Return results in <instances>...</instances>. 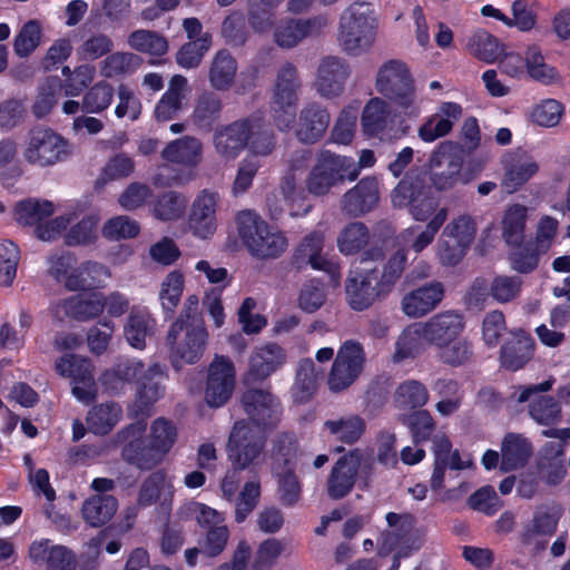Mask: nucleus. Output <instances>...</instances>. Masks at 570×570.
I'll return each mask as SVG.
<instances>
[{"label": "nucleus", "instance_id": "obj_1", "mask_svg": "<svg viewBox=\"0 0 570 570\" xmlns=\"http://www.w3.org/2000/svg\"><path fill=\"white\" fill-rule=\"evenodd\" d=\"M422 323L426 344L436 348L442 364L459 367L471 362L473 344L463 336L465 320L460 311H442Z\"/></svg>", "mask_w": 570, "mask_h": 570}, {"label": "nucleus", "instance_id": "obj_2", "mask_svg": "<svg viewBox=\"0 0 570 570\" xmlns=\"http://www.w3.org/2000/svg\"><path fill=\"white\" fill-rule=\"evenodd\" d=\"M375 89L392 102L399 116L416 119L422 114L423 100L417 95L411 69L404 61L391 59L382 63L376 72Z\"/></svg>", "mask_w": 570, "mask_h": 570}, {"label": "nucleus", "instance_id": "obj_3", "mask_svg": "<svg viewBox=\"0 0 570 570\" xmlns=\"http://www.w3.org/2000/svg\"><path fill=\"white\" fill-rule=\"evenodd\" d=\"M266 440L257 434L245 420L236 421L230 430L226 452L233 471L222 481L224 497L232 501L238 489V472L248 468L263 452Z\"/></svg>", "mask_w": 570, "mask_h": 570}, {"label": "nucleus", "instance_id": "obj_4", "mask_svg": "<svg viewBox=\"0 0 570 570\" xmlns=\"http://www.w3.org/2000/svg\"><path fill=\"white\" fill-rule=\"evenodd\" d=\"M238 235L248 253L261 261L281 257L288 247L284 232L269 225L252 210H243L236 217Z\"/></svg>", "mask_w": 570, "mask_h": 570}, {"label": "nucleus", "instance_id": "obj_5", "mask_svg": "<svg viewBox=\"0 0 570 570\" xmlns=\"http://www.w3.org/2000/svg\"><path fill=\"white\" fill-rule=\"evenodd\" d=\"M377 20L370 3L355 2L340 17L337 43L350 56H360L375 41Z\"/></svg>", "mask_w": 570, "mask_h": 570}, {"label": "nucleus", "instance_id": "obj_6", "mask_svg": "<svg viewBox=\"0 0 570 570\" xmlns=\"http://www.w3.org/2000/svg\"><path fill=\"white\" fill-rule=\"evenodd\" d=\"M302 90L298 69L292 62H284L276 71L272 88L271 109L279 130H289L296 119Z\"/></svg>", "mask_w": 570, "mask_h": 570}, {"label": "nucleus", "instance_id": "obj_7", "mask_svg": "<svg viewBox=\"0 0 570 570\" xmlns=\"http://www.w3.org/2000/svg\"><path fill=\"white\" fill-rule=\"evenodd\" d=\"M73 155L72 144L48 127L31 129L22 146L24 161L38 168L52 167Z\"/></svg>", "mask_w": 570, "mask_h": 570}, {"label": "nucleus", "instance_id": "obj_8", "mask_svg": "<svg viewBox=\"0 0 570 570\" xmlns=\"http://www.w3.org/2000/svg\"><path fill=\"white\" fill-rule=\"evenodd\" d=\"M166 341L170 348V363L178 370L183 364H195L202 358L208 332L203 320H193L185 324L183 318H177L170 325Z\"/></svg>", "mask_w": 570, "mask_h": 570}, {"label": "nucleus", "instance_id": "obj_9", "mask_svg": "<svg viewBox=\"0 0 570 570\" xmlns=\"http://www.w3.org/2000/svg\"><path fill=\"white\" fill-rule=\"evenodd\" d=\"M356 178L357 173L352 157L323 150L306 177L305 188L314 196H325L345 180L353 181Z\"/></svg>", "mask_w": 570, "mask_h": 570}, {"label": "nucleus", "instance_id": "obj_10", "mask_svg": "<svg viewBox=\"0 0 570 570\" xmlns=\"http://www.w3.org/2000/svg\"><path fill=\"white\" fill-rule=\"evenodd\" d=\"M463 155L454 142L439 144L428 163L431 186L438 191L445 193L459 185L469 184L470 177L463 171Z\"/></svg>", "mask_w": 570, "mask_h": 570}, {"label": "nucleus", "instance_id": "obj_11", "mask_svg": "<svg viewBox=\"0 0 570 570\" xmlns=\"http://www.w3.org/2000/svg\"><path fill=\"white\" fill-rule=\"evenodd\" d=\"M373 468V459L366 456L361 449H352L341 455L328 474L326 481V493L332 500H341L348 495L360 473L370 478Z\"/></svg>", "mask_w": 570, "mask_h": 570}, {"label": "nucleus", "instance_id": "obj_12", "mask_svg": "<svg viewBox=\"0 0 570 570\" xmlns=\"http://www.w3.org/2000/svg\"><path fill=\"white\" fill-rule=\"evenodd\" d=\"M365 364V352L356 341H346L338 348L328 374V386L333 391L348 389L361 375Z\"/></svg>", "mask_w": 570, "mask_h": 570}, {"label": "nucleus", "instance_id": "obj_13", "mask_svg": "<svg viewBox=\"0 0 570 570\" xmlns=\"http://www.w3.org/2000/svg\"><path fill=\"white\" fill-rule=\"evenodd\" d=\"M346 301L354 311L370 308L377 299L389 293L381 288L379 269H361L351 272L345 284Z\"/></svg>", "mask_w": 570, "mask_h": 570}, {"label": "nucleus", "instance_id": "obj_14", "mask_svg": "<svg viewBox=\"0 0 570 570\" xmlns=\"http://www.w3.org/2000/svg\"><path fill=\"white\" fill-rule=\"evenodd\" d=\"M220 197L215 190H200L191 203L187 227L199 239H209L217 230Z\"/></svg>", "mask_w": 570, "mask_h": 570}, {"label": "nucleus", "instance_id": "obj_15", "mask_svg": "<svg viewBox=\"0 0 570 570\" xmlns=\"http://www.w3.org/2000/svg\"><path fill=\"white\" fill-rule=\"evenodd\" d=\"M392 202L397 207H410L416 222L430 220L442 207L436 197L423 195V187L411 177L402 179L392 193Z\"/></svg>", "mask_w": 570, "mask_h": 570}, {"label": "nucleus", "instance_id": "obj_16", "mask_svg": "<svg viewBox=\"0 0 570 570\" xmlns=\"http://www.w3.org/2000/svg\"><path fill=\"white\" fill-rule=\"evenodd\" d=\"M286 362V352L276 343L256 346L248 360V370L243 375V383L252 387L274 373Z\"/></svg>", "mask_w": 570, "mask_h": 570}, {"label": "nucleus", "instance_id": "obj_17", "mask_svg": "<svg viewBox=\"0 0 570 570\" xmlns=\"http://www.w3.org/2000/svg\"><path fill=\"white\" fill-rule=\"evenodd\" d=\"M116 439L117 442L124 444L121 448L122 460L140 471H151L165 460L145 434L121 435L118 431Z\"/></svg>", "mask_w": 570, "mask_h": 570}, {"label": "nucleus", "instance_id": "obj_18", "mask_svg": "<svg viewBox=\"0 0 570 570\" xmlns=\"http://www.w3.org/2000/svg\"><path fill=\"white\" fill-rule=\"evenodd\" d=\"M248 118L218 126L213 135V147L219 158L235 160L246 148L250 137Z\"/></svg>", "mask_w": 570, "mask_h": 570}, {"label": "nucleus", "instance_id": "obj_19", "mask_svg": "<svg viewBox=\"0 0 570 570\" xmlns=\"http://www.w3.org/2000/svg\"><path fill=\"white\" fill-rule=\"evenodd\" d=\"M348 76V65L338 57L328 56L321 60L313 86L320 97L334 99L343 94Z\"/></svg>", "mask_w": 570, "mask_h": 570}, {"label": "nucleus", "instance_id": "obj_20", "mask_svg": "<svg viewBox=\"0 0 570 570\" xmlns=\"http://www.w3.org/2000/svg\"><path fill=\"white\" fill-rule=\"evenodd\" d=\"M385 520L390 530L381 532L377 539L379 554L385 557L399 548H410L415 517L410 512H387Z\"/></svg>", "mask_w": 570, "mask_h": 570}, {"label": "nucleus", "instance_id": "obj_21", "mask_svg": "<svg viewBox=\"0 0 570 570\" xmlns=\"http://www.w3.org/2000/svg\"><path fill=\"white\" fill-rule=\"evenodd\" d=\"M463 109L453 101L441 102L435 112L426 117L417 128V137L426 144L448 136L461 119Z\"/></svg>", "mask_w": 570, "mask_h": 570}, {"label": "nucleus", "instance_id": "obj_22", "mask_svg": "<svg viewBox=\"0 0 570 570\" xmlns=\"http://www.w3.org/2000/svg\"><path fill=\"white\" fill-rule=\"evenodd\" d=\"M563 510L559 504H543L538 507L532 519L523 524L518 534L522 547L537 544L538 537H552L558 528Z\"/></svg>", "mask_w": 570, "mask_h": 570}, {"label": "nucleus", "instance_id": "obj_23", "mask_svg": "<svg viewBox=\"0 0 570 570\" xmlns=\"http://www.w3.org/2000/svg\"><path fill=\"white\" fill-rule=\"evenodd\" d=\"M445 295V287L439 281L429 282L407 292L401 299V311L411 318H420L435 309Z\"/></svg>", "mask_w": 570, "mask_h": 570}, {"label": "nucleus", "instance_id": "obj_24", "mask_svg": "<svg viewBox=\"0 0 570 570\" xmlns=\"http://www.w3.org/2000/svg\"><path fill=\"white\" fill-rule=\"evenodd\" d=\"M327 24L328 20L324 16L308 19H284L275 27L274 40L281 48L291 49L305 38L318 33Z\"/></svg>", "mask_w": 570, "mask_h": 570}, {"label": "nucleus", "instance_id": "obj_25", "mask_svg": "<svg viewBox=\"0 0 570 570\" xmlns=\"http://www.w3.org/2000/svg\"><path fill=\"white\" fill-rule=\"evenodd\" d=\"M240 403L250 422L262 430L276 428L282 405L275 394H242Z\"/></svg>", "mask_w": 570, "mask_h": 570}, {"label": "nucleus", "instance_id": "obj_26", "mask_svg": "<svg viewBox=\"0 0 570 570\" xmlns=\"http://www.w3.org/2000/svg\"><path fill=\"white\" fill-rule=\"evenodd\" d=\"M56 372L70 380L71 392H85L96 385L95 365L89 357L78 354H65L56 360Z\"/></svg>", "mask_w": 570, "mask_h": 570}, {"label": "nucleus", "instance_id": "obj_27", "mask_svg": "<svg viewBox=\"0 0 570 570\" xmlns=\"http://www.w3.org/2000/svg\"><path fill=\"white\" fill-rule=\"evenodd\" d=\"M102 312L104 302L100 294L73 295L51 305V313L59 321L65 317L88 321L99 316Z\"/></svg>", "mask_w": 570, "mask_h": 570}, {"label": "nucleus", "instance_id": "obj_28", "mask_svg": "<svg viewBox=\"0 0 570 570\" xmlns=\"http://www.w3.org/2000/svg\"><path fill=\"white\" fill-rule=\"evenodd\" d=\"M189 92L187 78L181 75L173 76L166 91L155 106L156 120L167 122L175 119L186 108Z\"/></svg>", "mask_w": 570, "mask_h": 570}, {"label": "nucleus", "instance_id": "obj_29", "mask_svg": "<svg viewBox=\"0 0 570 570\" xmlns=\"http://www.w3.org/2000/svg\"><path fill=\"white\" fill-rule=\"evenodd\" d=\"M29 558L33 563H46L47 570H76V556L69 548L51 544L49 539L33 541L29 547Z\"/></svg>", "mask_w": 570, "mask_h": 570}, {"label": "nucleus", "instance_id": "obj_30", "mask_svg": "<svg viewBox=\"0 0 570 570\" xmlns=\"http://www.w3.org/2000/svg\"><path fill=\"white\" fill-rule=\"evenodd\" d=\"M533 455V446L523 434L508 432L501 441L500 471L509 473L524 468Z\"/></svg>", "mask_w": 570, "mask_h": 570}, {"label": "nucleus", "instance_id": "obj_31", "mask_svg": "<svg viewBox=\"0 0 570 570\" xmlns=\"http://www.w3.org/2000/svg\"><path fill=\"white\" fill-rule=\"evenodd\" d=\"M448 215L449 209L443 207L438 210L425 226L412 225L403 229L397 236L399 243L404 246H409L414 253L420 254L434 242L435 236L445 223Z\"/></svg>", "mask_w": 570, "mask_h": 570}, {"label": "nucleus", "instance_id": "obj_32", "mask_svg": "<svg viewBox=\"0 0 570 570\" xmlns=\"http://www.w3.org/2000/svg\"><path fill=\"white\" fill-rule=\"evenodd\" d=\"M309 157L311 153L305 149L293 153L288 161V170L281 181V195L292 206L304 203L306 199L305 189L298 183L299 176L308 166Z\"/></svg>", "mask_w": 570, "mask_h": 570}, {"label": "nucleus", "instance_id": "obj_33", "mask_svg": "<svg viewBox=\"0 0 570 570\" xmlns=\"http://www.w3.org/2000/svg\"><path fill=\"white\" fill-rule=\"evenodd\" d=\"M330 125V114L317 102L306 104L298 117L296 136L304 142L317 141Z\"/></svg>", "mask_w": 570, "mask_h": 570}, {"label": "nucleus", "instance_id": "obj_34", "mask_svg": "<svg viewBox=\"0 0 570 570\" xmlns=\"http://www.w3.org/2000/svg\"><path fill=\"white\" fill-rule=\"evenodd\" d=\"M204 145L193 136H184L170 141L161 151V158L171 164L194 168L203 160Z\"/></svg>", "mask_w": 570, "mask_h": 570}, {"label": "nucleus", "instance_id": "obj_35", "mask_svg": "<svg viewBox=\"0 0 570 570\" xmlns=\"http://www.w3.org/2000/svg\"><path fill=\"white\" fill-rule=\"evenodd\" d=\"M156 328V321L146 307L134 306L127 317L124 334L130 346L137 350L146 347Z\"/></svg>", "mask_w": 570, "mask_h": 570}, {"label": "nucleus", "instance_id": "obj_36", "mask_svg": "<svg viewBox=\"0 0 570 570\" xmlns=\"http://www.w3.org/2000/svg\"><path fill=\"white\" fill-rule=\"evenodd\" d=\"M324 234L313 232L306 235L294 254V264L302 268L309 265L314 269L331 272L333 265L323 255Z\"/></svg>", "mask_w": 570, "mask_h": 570}, {"label": "nucleus", "instance_id": "obj_37", "mask_svg": "<svg viewBox=\"0 0 570 570\" xmlns=\"http://www.w3.org/2000/svg\"><path fill=\"white\" fill-rule=\"evenodd\" d=\"M539 171L537 160L527 155L518 154L505 160L502 186L508 193L517 191Z\"/></svg>", "mask_w": 570, "mask_h": 570}, {"label": "nucleus", "instance_id": "obj_38", "mask_svg": "<svg viewBox=\"0 0 570 570\" xmlns=\"http://www.w3.org/2000/svg\"><path fill=\"white\" fill-rule=\"evenodd\" d=\"M379 200V183L366 177L350 189L343 197V207L350 214L360 215L371 210Z\"/></svg>", "mask_w": 570, "mask_h": 570}, {"label": "nucleus", "instance_id": "obj_39", "mask_svg": "<svg viewBox=\"0 0 570 570\" xmlns=\"http://www.w3.org/2000/svg\"><path fill=\"white\" fill-rule=\"evenodd\" d=\"M361 124L366 135L376 136L394 126L391 106L382 98L375 97L365 105Z\"/></svg>", "mask_w": 570, "mask_h": 570}, {"label": "nucleus", "instance_id": "obj_40", "mask_svg": "<svg viewBox=\"0 0 570 570\" xmlns=\"http://www.w3.org/2000/svg\"><path fill=\"white\" fill-rule=\"evenodd\" d=\"M158 394H136L135 400L127 405V416L134 422L121 428L120 434H145L147 421L153 415Z\"/></svg>", "mask_w": 570, "mask_h": 570}, {"label": "nucleus", "instance_id": "obj_41", "mask_svg": "<svg viewBox=\"0 0 570 570\" xmlns=\"http://www.w3.org/2000/svg\"><path fill=\"white\" fill-rule=\"evenodd\" d=\"M46 273L69 291H79L80 281L76 276L77 258L71 253H53L47 257Z\"/></svg>", "mask_w": 570, "mask_h": 570}, {"label": "nucleus", "instance_id": "obj_42", "mask_svg": "<svg viewBox=\"0 0 570 570\" xmlns=\"http://www.w3.org/2000/svg\"><path fill=\"white\" fill-rule=\"evenodd\" d=\"M207 392H233L236 386L234 362L224 355H215L207 368Z\"/></svg>", "mask_w": 570, "mask_h": 570}, {"label": "nucleus", "instance_id": "obj_43", "mask_svg": "<svg viewBox=\"0 0 570 570\" xmlns=\"http://www.w3.org/2000/svg\"><path fill=\"white\" fill-rule=\"evenodd\" d=\"M534 342L523 332L517 333L501 348L502 365L511 371L523 367L532 357Z\"/></svg>", "mask_w": 570, "mask_h": 570}, {"label": "nucleus", "instance_id": "obj_44", "mask_svg": "<svg viewBox=\"0 0 570 570\" xmlns=\"http://www.w3.org/2000/svg\"><path fill=\"white\" fill-rule=\"evenodd\" d=\"M118 500L111 494H94L85 500L81 514L87 524L94 528L105 525L115 515Z\"/></svg>", "mask_w": 570, "mask_h": 570}, {"label": "nucleus", "instance_id": "obj_45", "mask_svg": "<svg viewBox=\"0 0 570 570\" xmlns=\"http://www.w3.org/2000/svg\"><path fill=\"white\" fill-rule=\"evenodd\" d=\"M298 450L299 443L294 433L277 434L271 450V470L296 469Z\"/></svg>", "mask_w": 570, "mask_h": 570}, {"label": "nucleus", "instance_id": "obj_46", "mask_svg": "<svg viewBox=\"0 0 570 570\" xmlns=\"http://www.w3.org/2000/svg\"><path fill=\"white\" fill-rule=\"evenodd\" d=\"M237 69L235 58L227 50L217 51L208 71L210 86L218 91L229 90L235 82Z\"/></svg>", "mask_w": 570, "mask_h": 570}, {"label": "nucleus", "instance_id": "obj_47", "mask_svg": "<svg viewBox=\"0 0 570 570\" xmlns=\"http://www.w3.org/2000/svg\"><path fill=\"white\" fill-rule=\"evenodd\" d=\"M424 332L422 322L407 325L395 342L393 360L401 362L406 358H414L423 353L425 345H428Z\"/></svg>", "mask_w": 570, "mask_h": 570}, {"label": "nucleus", "instance_id": "obj_48", "mask_svg": "<svg viewBox=\"0 0 570 570\" xmlns=\"http://www.w3.org/2000/svg\"><path fill=\"white\" fill-rule=\"evenodd\" d=\"M528 208L521 204L507 207L501 220L502 237L511 246H520L524 239Z\"/></svg>", "mask_w": 570, "mask_h": 570}, {"label": "nucleus", "instance_id": "obj_49", "mask_svg": "<svg viewBox=\"0 0 570 570\" xmlns=\"http://www.w3.org/2000/svg\"><path fill=\"white\" fill-rule=\"evenodd\" d=\"M43 38L42 23L30 19L21 26L13 39V51L19 58H28L41 45Z\"/></svg>", "mask_w": 570, "mask_h": 570}, {"label": "nucleus", "instance_id": "obj_50", "mask_svg": "<svg viewBox=\"0 0 570 570\" xmlns=\"http://www.w3.org/2000/svg\"><path fill=\"white\" fill-rule=\"evenodd\" d=\"M120 414L121 407L117 403H101L88 412L87 423L92 433L106 435L118 423Z\"/></svg>", "mask_w": 570, "mask_h": 570}, {"label": "nucleus", "instance_id": "obj_51", "mask_svg": "<svg viewBox=\"0 0 570 570\" xmlns=\"http://www.w3.org/2000/svg\"><path fill=\"white\" fill-rule=\"evenodd\" d=\"M55 213V206L48 200L26 199L19 202L13 210L14 219L24 226L40 225Z\"/></svg>", "mask_w": 570, "mask_h": 570}, {"label": "nucleus", "instance_id": "obj_52", "mask_svg": "<svg viewBox=\"0 0 570 570\" xmlns=\"http://www.w3.org/2000/svg\"><path fill=\"white\" fill-rule=\"evenodd\" d=\"M250 122V137L246 148L253 156L267 157L276 147L273 130L258 118H248Z\"/></svg>", "mask_w": 570, "mask_h": 570}, {"label": "nucleus", "instance_id": "obj_53", "mask_svg": "<svg viewBox=\"0 0 570 570\" xmlns=\"http://www.w3.org/2000/svg\"><path fill=\"white\" fill-rule=\"evenodd\" d=\"M324 425L337 440L350 445L356 443L366 430L364 419L358 415L327 420Z\"/></svg>", "mask_w": 570, "mask_h": 570}, {"label": "nucleus", "instance_id": "obj_54", "mask_svg": "<svg viewBox=\"0 0 570 570\" xmlns=\"http://www.w3.org/2000/svg\"><path fill=\"white\" fill-rule=\"evenodd\" d=\"M147 438L166 459L177 442L178 429L171 420L160 416L151 422L150 432Z\"/></svg>", "mask_w": 570, "mask_h": 570}, {"label": "nucleus", "instance_id": "obj_55", "mask_svg": "<svg viewBox=\"0 0 570 570\" xmlns=\"http://www.w3.org/2000/svg\"><path fill=\"white\" fill-rule=\"evenodd\" d=\"M370 238V230L363 223H351L337 236V247L343 255H354L368 244Z\"/></svg>", "mask_w": 570, "mask_h": 570}, {"label": "nucleus", "instance_id": "obj_56", "mask_svg": "<svg viewBox=\"0 0 570 570\" xmlns=\"http://www.w3.org/2000/svg\"><path fill=\"white\" fill-rule=\"evenodd\" d=\"M296 469L272 471L277 483V493L284 507H294L302 495V482L297 476Z\"/></svg>", "mask_w": 570, "mask_h": 570}, {"label": "nucleus", "instance_id": "obj_57", "mask_svg": "<svg viewBox=\"0 0 570 570\" xmlns=\"http://www.w3.org/2000/svg\"><path fill=\"white\" fill-rule=\"evenodd\" d=\"M476 230L475 219L469 214H461L444 226L442 234L469 248L475 239Z\"/></svg>", "mask_w": 570, "mask_h": 570}, {"label": "nucleus", "instance_id": "obj_58", "mask_svg": "<svg viewBox=\"0 0 570 570\" xmlns=\"http://www.w3.org/2000/svg\"><path fill=\"white\" fill-rule=\"evenodd\" d=\"M522 286L519 276L497 275L490 283V296L498 304H509L520 296Z\"/></svg>", "mask_w": 570, "mask_h": 570}, {"label": "nucleus", "instance_id": "obj_59", "mask_svg": "<svg viewBox=\"0 0 570 570\" xmlns=\"http://www.w3.org/2000/svg\"><path fill=\"white\" fill-rule=\"evenodd\" d=\"M400 421L410 429L415 445L430 440L435 430L434 420L426 410H417L410 414H403Z\"/></svg>", "mask_w": 570, "mask_h": 570}, {"label": "nucleus", "instance_id": "obj_60", "mask_svg": "<svg viewBox=\"0 0 570 570\" xmlns=\"http://www.w3.org/2000/svg\"><path fill=\"white\" fill-rule=\"evenodd\" d=\"M185 287V277L179 271H171L161 282L159 301L161 307L173 313L178 306Z\"/></svg>", "mask_w": 570, "mask_h": 570}, {"label": "nucleus", "instance_id": "obj_61", "mask_svg": "<svg viewBox=\"0 0 570 570\" xmlns=\"http://www.w3.org/2000/svg\"><path fill=\"white\" fill-rule=\"evenodd\" d=\"M468 49L471 55L488 63L494 62L502 53L499 41L487 31L475 32L469 39Z\"/></svg>", "mask_w": 570, "mask_h": 570}, {"label": "nucleus", "instance_id": "obj_62", "mask_svg": "<svg viewBox=\"0 0 570 570\" xmlns=\"http://www.w3.org/2000/svg\"><path fill=\"white\" fill-rule=\"evenodd\" d=\"M529 404L530 416L542 425H550L561 416L560 403L550 394H537Z\"/></svg>", "mask_w": 570, "mask_h": 570}, {"label": "nucleus", "instance_id": "obj_63", "mask_svg": "<svg viewBox=\"0 0 570 570\" xmlns=\"http://www.w3.org/2000/svg\"><path fill=\"white\" fill-rule=\"evenodd\" d=\"M220 98L210 91L203 92L195 105L193 118L199 127H208L216 121L222 111Z\"/></svg>", "mask_w": 570, "mask_h": 570}, {"label": "nucleus", "instance_id": "obj_64", "mask_svg": "<svg viewBox=\"0 0 570 570\" xmlns=\"http://www.w3.org/2000/svg\"><path fill=\"white\" fill-rule=\"evenodd\" d=\"M186 198L175 191L159 196L154 205L153 214L157 219L169 222L180 218L186 209Z\"/></svg>", "mask_w": 570, "mask_h": 570}]
</instances>
